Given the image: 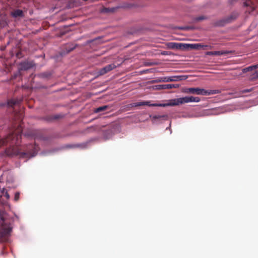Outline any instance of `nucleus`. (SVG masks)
<instances>
[{
  "mask_svg": "<svg viewBox=\"0 0 258 258\" xmlns=\"http://www.w3.org/2000/svg\"><path fill=\"white\" fill-rule=\"evenodd\" d=\"M22 133V127L20 125L17 131L10 134L6 138H0V147L10 143L12 145L6 150V154L8 156H18L21 159H29L37 155L39 148L35 144H31L26 145L22 149L20 148L19 146Z\"/></svg>",
  "mask_w": 258,
  "mask_h": 258,
  "instance_id": "nucleus-1",
  "label": "nucleus"
},
{
  "mask_svg": "<svg viewBox=\"0 0 258 258\" xmlns=\"http://www.w3.org/2000/svg\"><path fill=\"white\" fill-rule=\"evenodd\" d=\"M14 220L6 213L0 211V243L7 242L11 235Z\"/></svg>",
  "mask_w": 258,
  "mask_h": 258,
  "instance_id": "nucleus-2",
  "label": "nucleus"
},
{
  "mask_svg": "<svg viewBox=\"0 0 258 258\" xmlns=\"http://www.w3.org/2000/svg\"><path fill=\"white\" fill-rule=\"evenodd\" d=\"M184 92L185 93L196 95H210L213 94H218L220 93V91L218 90H207L204 89L200 88H188L185 89Z\"/></svg>",
  "mask_w": 258,
  "mask_h": 258,
  "instance_id": "nucleus-3",
  "label": "nucleus"
},
{
  "mask_svg": "<svg viewBox=\"0 0 258 258\" xmlns=\"http://www.w3.org/2000/svg\"><path fill=\"white\" fill-rule=\"evenodd\" d=\"M235 18L233 17L232 16H230L226 18H224L219 20L216 21L214 23V25L215 26L222 27L225 26L226 24L230 23L233 20H234Z\"/></svg>",
  "mask_w": 258,
  "mask_h": 258,
  "instance_id": "nucleus-4",
  "label": "nucleus"
},
{
  "mask_svg": "<svg viewBox=\"0 0 258 258\" xmlns=\"http://www.w3.org/2000/svg\"><path fill=\"white\" fill-rule=\"evenodd\" d=\"M11 16L15 19H21L25 17V12L20 9H14L11 12Z\"/></svg>",
  "mask_w": 258,
  "mask_h": 258,
  "instance_id": "nucleus-5",
  "label": "nucleus"
},
{
  "mask_svg": "<svg viewBox=\"0 0 258 258\" xmlns=\"http://www.w3.org/2000/svg\"><path fill=\"white\" fill-rule=\"evenodd\" d=\"M178 87V85L175 84H160L153 86L154 90H160L165 89H171L172 88H176Z\"/></svg>",
  "mask_w": 258,
  "mask_h": 258,
  "instance_id": "nucleus-6",
  "label": "nucleus"
},
{
  "mask_svg": "<svg viewBox=\"0 0 258 258\" xmlns=\"http://www.w3.org/2000/svg\"><path fill=\"white\" fill-rule=\"evenodd\" d=\"M190 48L194 49H200L201 48L205 49V48H212V46L210 45H203L201 44H185V49L188 48Z\"/></svg>",
  "mask_w": 258,
  "mask_h": 258,
  "instance_id": "nucleus-7",
  "label": "nucleus"
},
{
  "mask_svg": "<svg viewBox=\"0 0 258 258\" xmlns=\"http://www.w3.org/2000/svg\"><path fill=\"white\" fill-rule=\"evenodd\" d=\"M116 66L113 63L107 65L105 67H104V68L101 69L99 71V72H98L99 75H100V76L103 75L107 73L108 72H110V71L112 70L113 69L116 68Z\"/></svg>",
  "mask_w": 258,
  "mask_h": 258,
  "instance_id": "nucleus-8",
  "label": "nucleus"
},
{
  "mask_svg": "<svg viewBox=\"0 0 258 258\" xmlns=\"http://www.w3.org/2000/svg\"><path fill=\"white\" fill-rule=\"evenodd\" d=\"M132 106H143V105H148L149 106H165V104H157V103H154V104H150V102L149 101H143L138 103H134L133 104H132Z\"/></svg>",
  "mask_w": 258,
  "mask_h": 258,
  "instance_id": "nucleus-9",
  "label": "nucleus"
},
{
  "mask_svg": "<svg viewBox=\"0 0 258 258\" xmlns=\"http://www.w3.org/2000/svg\"><path fill=\"white\" fill-rule=\"evenodd\" d=\"M168 48L171 49H176L184 50L185 49V44L175 43V42H169L167 44Z\"/></svg>",
  "mask_w": 258,
  "mask_h": 258,
  "instance_id": "nucleus-10",
  "label": "nucleus"
},
{
  "mask_svg": "<svg viewBox=\"0 0 258 258\" xmlns=\"http://www.w3.org/2000/svg\"><path fill=\"white\" fill-rule=\"evenodd\" d=\"M183 104L187 103L189 102H199L201 100L200 98L198 97L194 96H185L182 97Z\"/></svg>",
  "mask_w": 258,
  "mask_h": 258,
  "instance_id": "nucleus-11",
  "label": "nucleus"
},
{
  "mask_svg": "<svg viewBox=\"0 0 258 258\" xmlns=\"http://www.w3.org/2000/svg\"><path fill=\"white\" fill-rule=\"evenodd\" d=\"M166 106H177L180 104H183L182 98H178L176 99H171L167 104H165Z\"/></svg>",
  "mask_w": 258,
  "mask_h": 258,
  "instance_id": "nucleus-12",
  "label": "nucleus"
},
{
  "mask_svg": "<svg viewBox=\"0 0 258 258\" xmlns=\"http://www.w3.org/2000/svg\"><path fill=\"white\" fill-rule=\"evenodd\" d=\"M230 52L228 51H207L206 55H221L229 53Z\"/></svg>",
  "mask_w": 258,
  "mask_h": 258,
  "instance_id": "nucleus-13",
  "label": "nucleus"
},
{
  "mask_svg": "<svg viewBox=\"0 0 258 258\" xmlns=\"http://www.w3.org/2000/svg\"><path fill=\"white\" fill-rule=\"evenodd\" d=\"M8 18L6 15H0V28H4L8 25Z\"/></svg>",
  "mask_w": 258,
  "mask_h": 258,
  "instance_id": "nucleus-14",
  "label": "nucleus"
},
{
  "mask_svg": "<svg viewBox=\"0 0 258 258\" xmlns=\"http://www.w3.org/2000/svg\"><path fill=\"white\" fill-rule=\"evenodd\" d=\"M76 45H75L73 43H69L66 44L64 47V52L63 53H68L73 50L76 47Z\"/></svg>",
  "mask_w": 258,
  "mask_h": 258,
  "instance_id": "nucleus-15",
  "label": "nucleus"
},
{
  "mask_svg": "<svg viewBox=\"0 0 258 258\" xmlns=\"http://www.w3.org/2000/svg\"><path fill=\"white\" fill-rule=\"evenodd\" d=\"M32 67V64L29 62H24L20 64V69L21 70H27Z\"/></svg>",
  "mask_w": 258,
  "mask_h": 258,
  "instance_id": "nucleus-16",
  "label": "nucleus"
},
{
  "mask_svg": "<svg viewBox=\"0 0 258 258\" xmlns=\"http://www.w3.org/2000/svg\"><path fill=\"white\" fill-rule=\"evenodd\" d=\"M116 8H105L103 7L101 9L100 12L102 13H113L115 12Z\"/></svg>",
  "mask_w": 258,
  "mask_h": 258,
  "instance_id": "nucleus-17",
  "label": "nucleus"
},
{
  "mask_svg": "<svg viewBox=\"0 0 258 258\" xmlns=\"http://www.w3.org/2000/svg\"><path fill=\"white\" fill-rule=\"evenodd\" d=\"M110 108L109 106L108 105H103L102 106H100L94 110V112L95 113H99L100 112L104 111L107 109Z\"/></svg>",
  "mask_w": 258,
  "mask_h": 258,
  "instance_id": "nucleus-18",
  "label": "nucleus"
},
{
  "mask_svg": "<svg viewBox=\"0 0 258 258\" xmlns=\"http://www.w3.org/2000/svg\"><path fill=\"white\" fill-rule=\"evenodd\" d=\"M257 68H258V64H256V65L249 66L248 67L243 69L242 72L244 73H247L248 72H250V71H253L254 70H255Z\"/></svg>",
  "mask_w": 258,
  "mask_h": 258,
  "instance_id": "nucleus-19",
  "label": "nucleus"
},
{
  "mask_svg": "<svg viewBox=\"0 0 258 258\" xmlns=\"http://www.w3.org/2000/svg\"><path fill=\"white\" fill-rule=\"evenodd\" d=\"M162 81L163 82H176L177 80L176 79V76H170V77H166L163 78Z\"/></svg>",
  "mask_w": 258,
  "mask_h": 258,
  "instance_id": "nucleus-20",
  "label": "nucleus"
},
{
  "mask_svg": "<svg viewBox=\"0 0 258 258\" xmlns=\"http://www.w3.org/2000/svg\"><path fill=\"white\" fill-rule=\"evenodd\" d=\"M20 100H10L8 101V104L9 106H13L15 105L19 104L20 102Z\"/></svg>",
  "mask_w": 258,
  "mask_h": 258,
  "instance_id": "nucleus-21",
  "label": "nucleus"
},
{
  "mask_svg": "<svg viewBox=\"0 0 258 258\" xmlns=\"http://www.w3.org/2000/svg\"><path fill=\"white\" fill-rule=\"evenodd\" d=\"M1 192L2 193L3 196L6 197L7 199L8 200L10 199V195L6 189L3 188V189L1 190Z\"/></svg>",
  "mask_w": 258,
  "mask_h": 258,
  "instance_id": "nucleus-22",
  "label": "nucleus"
},
{
  "mask_svg": "<svg viewBox=\"0 0 258 258\" xmlns=\"http://www.w3.org/2000/svg\"><path fill=\"white\" fill-rule=\"evenodd\" d=\"M176 79L177 80V81L185 80L187 78V76L185 75H180V76H175Z\"/></svg>",
  "mask_w": 258,
  "mask_h": 258,
  "instance_id": "nucleus-23",
  "label": "nucleus"
},
{
  "mask_svg": "<svg viewBox=\"0 0 258 258\" xmlns=\"http://www.w3.org/2000/svg\"><path fill=\"white\" fill-rule=\"evenodd\" d=\"M167 116L166 115H154L153 116V119H158L160 118H165L167 119Z\"/></svg>",
  "mask_w": 258,
  "mask_h": 258,
  "instance_id": "nucleus-24",
  "label": "nucleus"
},
{
  "mask_svg": "<svg viewBox=\"0 0 258 258\" xmlns=\"http://www.w3.org/2000/svg\"><path fill=\"white\" fill-rule=\"evenodd\" d=\"M20 192L18 191V192H16L15 194V197H14V201L15 202H18L20 199Z\"/></svg>",
  "mask_w": 258,
  "mask_h": 258,
  "instance_id": "nucleus-25",
  "label": "nucleus"
},
{
  "mask_svg": "<svg viewBox=\"0 0 258 258\" xmlns=\"http://www.w3.org/2000/svg\"><path fill=\"white\" fill-rule=\"evenodd\" d=\"M206 19V18L204 16H200V17H197L195 18L194 20L196 22H199V21L204 20Z\"/></svg>",
  "mask_w": 258,
  "mask_h": 258,
  "instance_id": "nucleus-26",
  "label": "nucleus"
},
{
  "mask_svg": "<svg viewBox=\"0 0 258 258\" xmlns=\"http://www.w3.org/2000/svg\"><path fill=\"white\" fill-rule=\"evenodd\" d=\"M258 78V71H255L253 75H252V77L251 78V79L254 80Z\"/></svg>",
  "mask_w": 258,
  "mask_h": 258,
  "instance_id": "nucleus-27",
  "label": "nucleus"
},
{
  "mask_svg": "<svg viewBox=\"0 0 258 258\" xmlns=\"http://www.w3.org/2000/svg\"><path fill=\"white\" fill-rule=\"evenodd\" d=\"M61 117H62V115H55L52 117V118L53 119H57Z\"/></svg>",
  "mask_w": 258,
  "mask_h": 258,
  "instance_id": "nucleus-28",
  "label": "nucleus"
},
{
  "mask_svg": "<svg viewBox=\"0 0 258 258\" xmlns=\"http://www.w3.org/2000/svg\"><path fill=\"white\" fill-rule=\"evenodd\" d=\"M251 2L250 0H246V1L244 3V5L246 7L249 6L250 5Z\"/></svg>",
  "mask_w": 258,
  "mask_h": 258,
  "instance_id": "nucleus-29",
  "label": "nucleus"
},
{
  "mask_svg": "<svg viewBox=\"0 0 258 258\" xmlns=\"http://www.w3.org/2000/svg\"><path fill=\"white\" fill-rule=\"evenodd\" d=\"M179 29L180 30H188L189 29V27H179Z\"/></svg>",
  "mask_w": 258,
  "mask_h": 258,
  "instance_id": "nucleus-30",
  "label": "nucleus"
},
{
  "mask_svg": "<svg viewBox=\"0 0 258 258\" xmlns=\"http://www.w3.org/2000/svg\"><path fill=\"white\" fill-rule=\"evenodd\" d=\"M251 91L250 89L248 90V89H247V90H244L242 91V93H246V92H249Z\"/></svg>",
  "mask_w": 258,
  "mask_h": 258,
  "instance_id": "nucleus-31",
  "label": "nucleus"
}]
</instances>
